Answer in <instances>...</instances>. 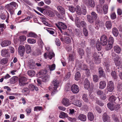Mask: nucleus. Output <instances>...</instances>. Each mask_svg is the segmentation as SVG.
I'll list each match as a JSON object with an SVG mask.
<instances>
[{
    "label": "nucleus",
    "mask_w": 122,
    "mask_h": 122,
    "mask_svg": "<svg viewBox=\"0 0 122 122\" xmlns=\"http://www.w3.org/2000/svg\"><path fill=\"white\" fill-rule=\"evenodd\" d=\"M28 37H33L35 38H37L38 37L37 35L35 33L31 32H29L28 35Z\"/></svg>",
    "instance_id": "33"
},
{
    "label": "nucleus",
    "mask_w": 122,
    "mask_h": 122,
    "mask_svg": "<svg viewBox=\"0 0 122 122\" xmlns=\"http://www.w3.org/2000/svg\"><path fill=\"white\" fill-rule=\"evenodd\" d=\"M95 24L99 25L101 23V22L98 19V18L96 19H95Z\"/></svg>",
    "instance_id": "63"
},
{
    "label": "nucleus",
    "mask_w": 122,
    "mask_h": 122,
    "mask_svg": "<svg viewBox=\"0 0 122 122\" xmlns=\"http://www.w3.org/2000/svg\"><path fill=\"white\" fill-rule=\"evenodd\" d=\"M26 38L24 36H21L20 37V42H22L25 41Z\"/></svg>",
    "instance_id": "58"
},
{
    "label": "nucleus",
    "mask_w": 122,
    "mask_h": 122,
    "mask_svg": "<svg viewBox=\"0 0 122 122\" xmlns=\"http://www.w3.org/2000/svg\"><path fill=\"white\" fill-rule=\"evenodd\" d=\"M84 87L86 89L90 88V83L89 81L87 79H86L84 82Z\"/></svg>",
    "instance_id": "19"
},
{
    "label": "nucleus",
    "mask_w": 122,
    "mask_h": 122,
    "mask_svg": "<svg viewBox=\"0 0 122 122\" xmlns=\"http://www.w3.org/2000/svg\"><path fill=\"white\" fill-rule=\"evenodd\" d=\"M81 7H82L81 9L82 10V14L83 15H85L87 12L86 7L84 5H82L81 6Z\"/></svg>",
    "instance_id": "35"
},
{
    "label": "nucleus",
    "mask_w": 122,
    "mask_h": 122,
    "mask_svg": "<svg viewBox=\"0 0 122 122\" xmlns=\"http://www.w3.org/2000/svg\"><path fill=\"white\" fill-rule=\"evenodd\" d=\"M52 84L54 86L53 88L54 90H56L58 87L59 84V82L56 79H54L52 82Z\"/></svg>",
    "instance_id": "10"
},
{
    "label": "nucleus",
    "mask_w": 122,
    "mask_h": 122,
    "mask_svg": "<svg viewBox=\"0 0 122 122\" xmlns=\"http://www.w3.org/2000/svg\"><path fill=\"white\" fill-rule=\"evenodd\" d=\"M88 5L92 7H94L95 3L93 0H88Z\"/></svg>",
    "instance_id": "23"
},
{
    "label": "nucleus",
    "mask_w": 122,
    "mask_h": 122,
    "mask_svg": "<svg viewBox=\"0 0 122 122\" xmlns=\"http://www.w3.org/2000/svg\"><path fill=\"white\" fill-rule=\"evenodd\" d=\"M17 78L16 77L14 76L10 79V82L14 84L17 81Z\"/></svg>",
    "instance_id": "46"
},
{
    "label": "nucleus",
    "mask_w": 122,
    "mask_h": 122,
    "mask_svg": "<svg viewBox=\"0 0 122 122\" xmlns=\"http://www.w3.org/2000/svg\"><path fill=\"white\" fill-rule=\"evenodd\" d=\"M78 51L79 55L81 56H83L84 54V51L82 49H79Z\"/></svg>",
    "instance_id": "60"
},
{
    "label": "nucleus",
    "mask_w": 122,
    "mask_h": 122,
    "mask_svg": "<svg viewBox=\"0 0 122 122\" xmlns=\"http://www.w3.org/2000/svg\"><path fill=\"white\" fill-rule=\"evenodd\" d=\"M114 85L113 82L111 81H109L108 83L107 89L108 91L112 92L114 89Z\"/></svg>",
    "instance_id": "3"
},
{
    "label": "nucleus",
    "mask_w": 122,
    "mask_h": 122,
    "mask_svg": "<svg viewBox=\"0 0 122 122\" xmlns=\"http://www.w3.org/2000/svg\"><path fill=\"white\" fill-rule=\"evenodd\" d=\"M113 50L116 53L119 54L122 51L121 48L118 45H116L114 46Z\"/></svg>",
    "instance_id": "12"
},
{
    "label": "nucleus",
    "mask_w": 122,
    "mask_h": 122,
    "mask_svg": "<svg viewBox=\"0 0 122 122\" xmlns=\"http://www.w3.org/2000/svg\"><path fill=\"white\" fill-rule=\"evenodd\" d=\"M78 118L79 119L82 121H85L86 118V116L83 114L79 115Z\"/></svg>",
    "instance_id": "20"
},
{
    "label": "nucleus",
    "mask_w": 122,
    "mask_h": 122,
    "mask_svg": "<svg viewBox=\"0 0 122 122\" xmlns=\"http://www.w3.org/2000/svg\"><path fill=\"white\" fill-rule=\"evenodd\" d=\"M55 42L57 46H59L60 45V40L58 38L56 39Z\"/></svg>",
    "instance_id": "64"
},
{
    "label": "nucleus",
    "mask_w": 122,
    "mask_h": 122,
    "mask_svg": "<svg viewBox=\"0 0 122 122\" xmlns=\"http://www.w3.org/2000/svg\"><path fill=\"white\" fill-rule=\"evenodd\" d=\"M69 10L72 13L74 12L75 11L76 8L72 6H69Z\"/></svg>",
    "instance_id": "56"
},
{
    "label": "nucleus",
    "mask_w": 122,
    "mask_h": 122,
    "mask_svg": "<svg viewBox=\"0 0 122 122\" xmlns=\"http://www.w3.org/2000/svg\"><path fill=\"white\" fill-rule=\"evenodd\" d=\"M27 79L25 77H22L19 79V84L20 86H23L26 84Z\"/></svg>",
    "instance_id": "6"
},
{
    "label": "nucleus",
    "mask_w": 122,
    "mask_h": 122,
    "mask_svg": "<svg viewBox=\"0 0 122 122\" xmlns=\"http://www.w3.org/2000/svg\"><path fill=\"white\" fill-rule=\"evenodd\" d=\"M55 55L54 53L52 51H51L44 53V57L46 59L48 58L50 59H51L52 57L55 56Z\"/></svg>",
    "instance_id": "5"
},
{
    "label": "nucleus",
    "mask_w": 122,
    "mask_h": 122,
    "mask_svg": "<svg viewBox=\"0 0 122 122\" xmlns=\"http://www.w3.org/2000/svg\"><path fill=\"white\" fill-rule=\"evenodd\" d=\"M108 107L111 111L114 110V105L112 103H108L107 104Z\"/></svg>",
    "instance_id": "37"
},
{
    "label": "nucleus",
    "mask_w": 122,
    "mask_h": 122,
    "mask_svg": "<svg viewBox=\"0 0 122 122\" xmlns=\"http://www.w3.org/2000/svg\"><path fill=\"white\" fill-rule=\"evenodd\" d=\"M75 21L76 26L78 28L80 27L81 26L84 28L86 26L87 24L84 20L80 21L79 18L77 17L75 19Z\"/></svg>",
    "instance_id": "2"
},
{
    "label": "nucleus",
    "mask_w": 122,
    "mask_h": 122,
    "mask_svg": "<svg viewBox=\"0 0 122 122\" xmlns=\"http://www.w3.org/2000/svg\"><path fill=\"white\" fill-rule=\"evenodd\" d=\"M99 72V76L100 77H105V75L104 73L103 70L101 67H100L98 69Z\"/></svg>",
    "instance_id": "18"
},
{
    "label": "nucleus",
    "mask_w": 122,
    "mask_h": 122,
    "mask_svg": "<svg viewBox=\"0 0 122 122\" xmlns=\"http://www.w3.org/2000/svg\"><path fill=\"white\" fill-rule=\"evenodd\" d=\"M114 42V39L112 37H109V39L108 43L113 44Z\"/></svg>",
    "instance_id": "61"
},
{
    "label": "nucleus",
    "mask_w": 122,
    "mask_h": 122,
    "mask_svg": "<svg viewBox=\"0 0 122 122\" xmlns=\"http://www.w3.org/2000/svg\"><path fill=\"white\" fill-rule=\"evenodd\" d=\"M8 62V59L7 58H3L1 61L0 63L2 65H4L7 64Z\"/></svg>",
    "instance_id": "48"
},
{
    "label": "nucleus",
    "mask_w": 122,
    "mask_h": 122,
    "mask_svg": "<svg viewBox=\"0 0 122 122\" xmlns=\"http://www.w3.org/2000/svg\"><path fill=\"white\" fill-rule=\"evenodd\" d=\"M62 102L64 105L66 107L68 106L71 104L69 102V100L67 98H64L62 100Z\"/></svg>",
    "instance_id": "13"
},
{
    "label": "nucleus",
    "mask_w": 122,
    "mask_h": 122,
    "mask_svg": "<svg viewBox=\"0 0 122 122\" xmlns=\"http://www.w3.org/2000/svg\"><path fill=\"white\" fill-rule=\"evenodd\" d=\"M28 75L32 77L35 75V73L33 71L29 70L27 72Z\"/></svg>",
    "instance_id": "41"
},
{
    "label": "nucleus",
    "mask_w": 122,
    "mask_h": 122,
    "mask_svg": "<svg viewBox=\"0 0 122 122\" xmlns=\"http://www.w3.org/2000/svg\"><path fill=\"white\" fill-rule=\"evenodd\" d=\"M81 102L80 101L78 100H75L73 103V104L78 107L81 106Z\"/></svg>",
    "instance_id": "26"
},
{
    "label": "nucleus",
    "mask_w": 122,
    "mask_h": 122,
    "mask_svg": "<svg viewBox=\"0 0 122 122\" xmlns=\"http://www.w3.org/2000/svg\"><path fill=\"white\" fill-rule=\"evenodd\" d=\"M71 38L67 36H65L64 38V42L68 44L71 41Z\"/></svg>",
    "instance_id": "27"
},
{
    "label": "nucleus",
    "mask_w": 122,
    "mask_h": 122,
    "mask_svg": "<svg viewBox=\"0 0 122 122\" xmlns=\"http://www.w3.org/2000/svg\"><path fill=\"white\" fill-rule=\"evenodd\" d=\"M87 20L89 22L91 23H93L94 22V19L90 15H87Z\"/></svg>",
    "instance_id": "34"
},
{
    "label": "nucleus",
    "mask_w": 122,
    "mask_h": 122,
    "mask_svg": "<svg viewBox=\"0 0 122 122\" xmlns=\"http://www.w3.org/2000/svg\"><path fill=\"white\" fill-rule=\"evenodd\" d=\"M82 98L85 102H89V100L87 94H83L82 95Z\"/></svg>",
    "instance_id": "39"
},
{
    "label": "nucleus",
    "mask_w": 122,
    "mask_h": 122,
    "mask_svg": "<svg viewBox=\"0 0 122 122\" xmlns=\"http://www.w3.org/2000/svg\"><path fill=\"white\" fill-rule=\"evenodd\" d=\"M57 8L58 10L62 14H63L65 13V11L62 6H58L57 7Z\"/></svg>",
    "instance_id": "22"
},
{
    "label": "nucleus",
    "mask_w": 122,
    "mask_h": 122,
    "mask_svg": "<svg viewBox=\"0 0 122 122\" xmlns=\"http://www.w3.org/2000/svg\"><path fill=\"white\" fill-rule=\"evenodd\" d=\"M63 23L61 22H59L58 23L55 24L56 26L60 30L61 33L62 32L61 28L63 24Z\"/></svg>",
    "instance_id": "28"
},
{
    "label": "nucleus",
    "mask_w": 122,
    "mask_h": 122,
    "mask_svg": "<svg viewBox=\"0 0 122 122\" xmlns=\"http://www.w3.org/2000/svg\"><path fill=\"white\" fill-rule=\"evenodd\" d=\"M105 66L106 68L108 70H109V67L110 66L111 63L109 62H104Z\"/></svg>",
    "instance_id": "50"
},
{
    "label": "nucleus",
    "mask_w": 122,
    "mask_h": 122,
    "mask_svg": "<svg viewBox=\"0 0 122 122\" xmlns=\"http://www.w3.org/2000/svg\"><path fill=\"white\" fill-rule=\"evenodd\" d=\"M25 47L26 53L28 54L30 53L31 51L30 46L28 45H26Z\"/></svg>",
    "instance_id": "30"
},
{
    "label": "nucleus",
    "mask_w": 122,
    "mask_h": 122,
    "mask_svg": "<svg viewBox=\"0 0 122 122\" xmlns=\"http://www.w3.org/2000/svg\"><path fill=\"white\" fill-rule=\"evenodd\" d=\"M83 31L84 35L85 36H87L88 35V32L86 28H85L83 29Z\"/></svg>",
    "instance_id": "59"
},
{
    "label": "nucleus",
    "mask_w": 122,
    "mask_h": 122,
    "mask_svg": "<svg viewBox=\"0 0 122 122\" xmlns=\"http://www.w3.org/2000/svg\"><path fill=\"white\" fill-rule=\"evenodd\" d=\"M68 59L69 61L73 60L74 59L73 55L72 54H70L68 57Z\"/></svg>",
    "instance_id": "62"
},
{
    "label": "nucleus",
    "mask_w": 122,
    "mask_h": 122,
    "mask_svg": "<svg viewBox=\"0 0 122 122\" xmlns=\"http://www.w3.org/2000/svg\"><path fill=\"white\" fill-rule=\"evenodd\" d=\"M27 41L28 43L32 44H34L36 43V41L35 40L30 38Z\"/></svg>",
    "instance_id": "51"
},
{
    "label": "nucleus",
    "mask_w": 122,
    "mask_h": 122,
    "mask_svg": "<svg viewBox=\"0 0 122 122\" xmlns=\"http://www.w3.org/2000/svg\"><path fill=\"white\" fill-rule=\"evenodd\" d=\"M28 88L29 90L31 91H33L35 90L36 91H37L38 90L37 87H36L32 84L29 85L28 86Z\"/></svg>",
    "instance_id": "21"
},
{
    "label": "nucleus",
    "mask_w": 122,
    "mask_h": 122,
    "mask_svg": "<svg viewBox=\"0 0 122 122\" xmlns=\"http://www.w3.org/2000/svg\"><path fill=\"white\" fill-rule=\"evenodd\" d=\"M42 108L41 107L37 106L34 107V111H40L42 109Z\"/></svg>",
    "instance_id": "57"
},
{
    "label": "nucleus",
    "mask_w": 122,
    "mask_h": 122,
    "mask_svg": "<svg viewBox=\"0 0 122 122\" xmlns=\"http://www.w3.org/2000/svg\"><path fill=\"white\" fill-rule=\"evenodd\" d=\"M97 10L98 13H102L103 11L102 6L100 5H98L97 7Z\"/></svg>",
    "instance_id": "38"
},
{
    "label": "nucleus",
    "mask_w": 122,
    "mask_h": 122,
    "mask_svg": "<svg viewBox=\"0 0 122 122\" xmlns=\"http://www.w3.org/2000/svg\"><path fill=\"white\" fill-rule=\"evenodd\" d=\"M75 10L76 14L78 15H80L82 14V12L80 7L79 5H77L76 8Z\"/></svg>",
    "instance_id": "24"
},
{
    "label": "nucleus",
    "mask_w": 122,
    "mask_h": 122,
    "mask_svg": "<svg viewBox=\"0 0 122 122\" xmlns=\"http://www.w3.org/2000/svg\"><path fill=\"white\" fill-rule=\"evenodd\" d=\"M106 84L105 81H101L99 83V88L101 89H103L106 87Z\"/></svg>",
    "instance_id": "15"
},
{
    "label": "nucleus",
    "mask_w": 122,
    "mask_h": 122,
    "mask_svg": "<svg viewBox=\"0 0 122 122\" xmlns=\"http://www.w3.org/2000/svg\"><path fill=\"white\" fill-rule=\"evenodd\" d=\"M112 45L108 43L105 47V48L106 50L108 51L110 50L112 47Z\"/></svg>",
    "instance_id": "44"
},
{
    "label": "nucleus",
    "mask_w": 122,
    "mask_h": 122,
    "mask_svg": "<svg viewBox=\"0 0 122 122\" xmlns=\"http://www.w3.org/2000/svg\"><path fill=\"white\" fill-rule=\"evenodd\" d=\"M11 43L10 41L6 40L4 41L1 43V45L2 47L7 46L10 45Z\"/></svg>",
    "instance_id": "16"
},
{
    "label": "nucleus",
    "mask_w": 122,
    "mask_h": 122,
    "mask_svg": "<svg viewBox=\"0 0 122 122\" xmlns=\"http://www.w3.org/2000/svg\"><path fill=\"white\" fill-rule=\"evenodd\" d=\"M45 28H46L47 31L50 34L53 35L54 34V32L52 29L50 28L45 27Z\"/></svg>",
    "instance_id": "54"
},
{
    "label": "nucleus",
    "mask_w": 122,
    "mask_h": 122,
    "mask_svg": "<svg viewBox=\"0 0 122 122\" xmlns=\"http://www.w3.org/2000/svg\"><path fill=\"white\" fill-rule=\"evenodd\" d=\"M120 59V57L119 56H117L116 57L114 58V60L116 65L120 66L122 68V62L119 61Z\"/></svg>",
    "instance_id": "8"
},
{
    "label": "nucleus",
    "mask_w": 122,
    "mask_h": 122,
    "mask_svg": "<svg viewBox=\"0 0 122 122\" xmlns=\"http://www.w3.org/2000/svg\"><path fill=\"white\" fill-rule=\"evenodd\" d=\"M18 52L21 56H23L25 52V47L23 46H19L18 49Z\"/></svg>",
    "instance_id": "11"
},
{
    "label": "nucleus",
    "mask_w": 122,
    "mask_h": 122,
    "mask_svg": "<svg viewBox=\"0 0 122 122\" xmlns=\"http://www.w3.org/2000/svg\"><path fill=\"white\" fill-rule=\"evenodd\" d=\"M102 118L104 122H106L109 119V117L107 113H105L102 115Z\"/></svg>",
    "instance_id": "29"
},
{
    "label": "nucleus",
    "mask_w": 122,
    "mask_h": 122,
    "mask_svg": "<svg viewBox=\"0 0 122 122\" xmlns=\"http://www.w3.org/2000/svg\"><path fill=\"white\" fill-rule=\"evenodd\" d=\"M103 9L104 12V14H106L108 11V6L107 5H104L103 7Z\"/></svg>",
    "instance_id": "45"
},
{
    "label": "nucleus",
    "mask_w": 122,
    "mask_h": 122,
    "mask_svg": "<svg viewBox=\"0 0 122 122\" xmlns=\"http://www.w3.org/2000/svg\"><path fill=\"white\" fill-rule=\"evenodd\" d=\"M93 80L94 82H96L98 81L99 78L98 76L96 75H94L93 76Z\"/></svg>",
    "instance_id": "49"
},
{
    "label": "nucleus",
    "mask_w": 122,
    "mask_h": 122,
    "mask_svg": "<svg viewBox=\"0 0 122 122\" xmlns=\"http://www.w3.org/2000/svg\"><path fill=\"white\" fill-rule=\"evenodd\" d=\"M120 99L119 98H117L114 97L113 96H112L110 97L109 99V101L111 102H114L115 103H116L117 102V100L118 101V100L119 101H120Z\"/></svg>",
    "instance_id": "14"
},
{
    "label": "nucleus",
    "mask_w": 122,
    "mask_h": 122,
    "mask_svg": "<svg viewBox=\"0 0 122 122\" xmlns=\"http://www.w3.org/2000/svg\"><path fill=\"white\" fill-rule=\"evenodd\" d=\"M71 90L74 93H78L79 91V88L77 85L75 84H73L71 87Z\"/></svg>",
    "instance_id": "7"
},
{
    "label": "nucleus",
    "mask_w": 122,
    "mask_h": 122,
    "mask_svg": "<svg viewBox=\"0 0 122 122\" xmlns=\"http://www.w3.org/2000/svg\"><path fill=\"white\" fill-rule=\"evenodd\" d=\"M98 53H95L94 54L93 56H94V58L96 59H97V61H99V62H97V61L96 62V63H100V60L98 59V57H99V56L98 55Z\"/></svg>",
    "instance_id": "43"
},
{
    "label": "nucleus",
    "mask_w": 122,
    "mask_h": 122,
    "mask_svg": "<svg viewBox=\"0 0 122 122\" xmlns=\"http://www.w3.org/2000/svg\"><path fill=\"white\" fill-rule=\"evenodd\" d=\"M18 6L17 4L15 2H13L10 3L9 4H7L6 7L7 10H8L10 14H13L14 10Z\"/></svg>",
    "instance_id": "1"
},
{
    "label": "nucleus",
    "mask_w": 122,
    "mask_h": 122,
    "mask_svg": "<svg viewBox=\"0 0 122 122\" xmlns=\"http://www.w3.org/2000/svg\"><path fill=\"white\" fill-rule=\"evenodd\" d=\"M81 76L80 73L78 72H77L76 73L75 76V79L76 81L78 80Z\"/></svg>",
    "instance_id": "42"
},
{
    "label": "nucleus",
    "mask_w": 122,
    "mask_h": 122,
    "mask_svg": "<svg viewBox=\"0 0 122 122\" xmlns=\"http://www.w3.org/2000/svg\"><path fill=\"white\" fill-rule=\"evenodd\" d=\"M112 117L113 120L115 122H119V121L116 115L113 114L112 115Z\"/></svg>",
    "instance_id": "36"
},
{
    "label": "nucleus",
    "mask_w": 122,
    "mask_h": 122,
    "mask_svg": "<svg viewBox=\"0 0 122 122\" xmlns=\"http://www.w3.org/2000/svg\"><path fill=\"white\" fill-rule=\"evenodd\" d=\"M97 95L100 97L103 95V94H104L102 91L100 90H98L97 91Z\"/></svg>",
    "instance_id": "52"
},
{
    "label": "nucleus",
    "mask_w": 122,
    "mask_h": 122,
    "mask_svg": "<svg viewBox=\"0 0 122 122\" xmlns=\"http://www.w3.org/2000/svg\"><path fill=\"white\" fill-rule=\"evenodd\" d=\"M112 32L113 35L115 37H117L118 35V30L116 27H114L112 28Z\"/></svg>",
    "instance_id": "25"
},
{
    "label": "nucleus",
    "mask_w": 122,
    "mask_h": 122,
    "mask_svg": "<svg viewBox=\"0 0 122 122\" xmlns=\"http://www.w3.org/2000/svg\"><path fill=\"white\" fill-rule=\"evenodd\" d=\"M22 92L25 95H26L30 93V91L28 88H24L22 90Z\"/></svg>",
    "instance_id": "31"
},
{
    "label": "nucleus",
    "mask_w": 122,
    "mask_h": 122,
    "mask_svg": "<svg viewBox=\"0 0 122 122\" xmlns=\"http://www.w3.org/2000/svg\"><path fill=\"white\" fill-rule=\"evenodd\" d=\"M56 66L55 64H53L49 66V67L51 71L54 70Z\"/></svg>",
    "instance_id": "55"
},
{
    "label": "nucleus",
    "mask_w": 122,
    "mask_h": 122,
    "mask_svg": "<svg viewBox=\"0 0 122 122\" xmlns=\"http://www.w3.org/2000/svg\"><path fill=\"white\" fill-rule=\"evenodd\" d=\"M106 27L108 29H110L112 28V24L110 21H107L105 24Z\"/></svg>",
    "instance_id": "32"
},
{
    "label": "nucleus",
    "mask_w": 122,
    "mask_h": 122,
    "mask_svg": "<svg viewBox=\"0 0 122 122\" xmlns=\"http://www.w3.org/2000/svg\"><path fill=\"white\" fill-rule=\"evenodd\" d=\"M111 75L113 79H116L117 78V76L115 71H113L112 72Z\"/></svg>",
    "instance_id": "53"
},
{
    "label": "nucleus",
    "mask_w": 122,
    "mask_h": 122,
    "mask_svg": "<svg viewBox=\"0 0 122 122\" xmlns=\"http://www.w3.org/2000/svg\"><path fill=\"white\" fill-rule=\"evenodd\" d=\"M1 55L5 57H8L10 56L9 52L7 50L3 49L1 51Z\"/></svg>",
    "instance_id": "9"
},
{
    "label": "nucleus",
    "mask_w": 122,
    "mask_h": 122,
    "mask_svg": "<svg viewBox=\"0 0 122 122\" xmlns=\"http://www.w3.org/2000/svg\"><path fill=\"white\" fill-rule=\"evenodd\" d=\"M91 15V16L95 19H96L98 18L97 14L94 12H92Z\"/></svg>",
    "instance_id": "47"
},
{
    "label": "nucleus",
    "mask_w": 122,
    "mask_h": 122,
    "mask_svg": "<svg viewBox=\"0 0 122 122\" xmlns=\"http://www.w3.org/2000/svg\"><path fill=\"white\" fill-rule=\"evenodd\" d=\"M87 117L88 119L90 121H93L94 119V114L91 112H88L87 114Z\"/></svg>",
    "instance_id": "17"
},
{
    "label": "nucleus",
    "mask_w": 122,
    "mask_h": 122,
    "mask_svg": "<svg viewBox=\"0 0 122 122\" xmlns=\"http://www.w3.org/2000/svg\"><path fill=\"white\" fill-rule=\"evenodd\" d=\"M33 55L35 56H37L41 54V50L39 49H36L33 53Z\"/></svg>",
    "instance_id": "40"
},
{
    "label": "nucleus",
    "mask_w": 122,
    "mask_h": 122,
    "mask_svg": "<svg viewBox=\"0 0 122 122\" xmlns=\"http://www.w3.org/2000/svg\"><path fill=\"white\" fill-rule=\"evenodd\" d=\"M101 44L104 46L107 43V39L106 36L105 35L102 36L100 38Z\"/></svg>",
    "instance_id": "4"
}]
</instances>
